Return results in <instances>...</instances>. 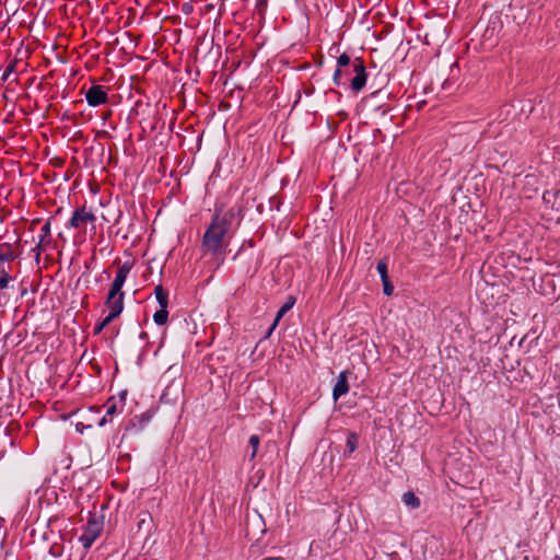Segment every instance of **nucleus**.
<instances>
[{
	"label": "nucleus",
	"instance_id": "21",
	"mask_svg": "<svg viewBox=\"0 0 560 560\" xmlns=\"http://www.w3.org/2000/svg\"><path fill=\"white\" fill-rule=\"evenodd\" d=\"M151 521V515L145 513L144 516L138 521V529L141 530L144 527H149Z\"/></svg>",
	"mask_w": 560,
	"mask_h": 560
},
{
	"label": "nucleus",
	"instance_id": "17",
	"mask_svg": "<svg viewBox=\"0 0 560 560\" xmlns=\"http://www.w3.org/2000/svg\"><path fill=\"white\" fill-rule=\"evenodd\" d=\"M259 444H260L259 435H257V434L250 435V438L248 440V445L252 448V452L248 456L249 460H253L256 457Z\"/></svg>",
	"mask_w": 560,
	"mask_h": 560
},
{
	"label": "nucleus",
	"instance_id": "26",
	"mask_svg": "<svg viewBox=\"0 0 560 560\" xmlns=\"http://www.w3.org/2000/svg\"><path fill=\"white\" fill-rule=\"evenodd\" d=\"M352 74H354V71H351V68H345V69H343V78H342V81H345V82H346V84H347L348 82H350V81H351L350 77H351Z\"/></svg>",
	"mask_w": 560,
	"mask_h": 560
},
{
	"label": "nucleus",
	"instance_id": "18",
	"mask_svg": "<svg viewBox=\"0 0 560 560\" xmlns=\"http://www.w3.org/2000/svg\"><path fill=\"white\" fill-rule=\"evenodd\" d=\"M168 318V312L167 308H162L156 311L153 315V320L156 325L162 326L166 324Z\"/></svg>",
	"mask_w": 560,
	"mask_h": 560
},
{
	"label": "nucleus",
	"instance_id": "8",
	"mask_svg": "<svg viewBox=\"0 0 560 560\" xmlns=\"http://www.w3.org/2000/svg\"><path fill=\"white\" fill-rule=\"evenodd\" d=\"M124 299H125V293L124 292H118V291L109 288L108 293H107V298H106V301H105V305L112 312H113L114 307H117L119 305L120 306V314H121L122 311H124Z\"/></svg>",
	"mask_w": 560,
	"mask_h": 560
},
{
	"label": "nucleus",
	"instance_id": "15",
	"mask_svg": "<svg viewBox=\"0 0 560 560\" xmlns=\"http://www.w3.org/2000/svg\"><path fill=\"white\" fill-rule=\"evenodd\" d=\"M401 500L407 506L411 509H418L420 506V499L411 491L405 492Z\"/></svg>",
	"mask_w": 560,
	"mask_h": 560
},
{
	"label": "nucleus",
	"instance_id": "10",
	"mask_svg": "<svg viewBox=\"0 0 560 560\" xmlns=\"http://www.w3.org/2000/svg\"><path fill=\"white\" fill-rule=\"evenodd\" d=\"M120 315V306L113 308V312L109 311L108 315L104 317L98 324L94 327V335H98L107 325H109L115 318Z\"/></svg>",
	"mask_w": 560,
	"mask_h": 560
},
{
	"label": "nucleus",
	"instance_id": "2",
	"mask_svg": "<svg viewBox=\"0 0 560 560\" xmlns=\"http://www.w3.org/2000/svg\"><path fill=\"white\" fill-rule=\"evenodd\" d=\"M345 68H351V71H354V75L350 81V89L354 93L361 92L365 88L368 80V72L363 60L360 57L351 60L350 56L346 52L337 58V68L334 72L332 81L338 86L346 85V82L342 81Z\"/></svg>",
	"mask_w": 560,
	"mask_h": 560
},
{
	"label": "nucleus",
	"instance_id": "13",
	"mask_svg": "<svg viewBox=\"0 0 560 560\" xmlns=\"http://www.w3.org/2000/svg\"><path fill=\"white\" fill-rule=\"evenodd\" d=\"M15 259V255L13 253L12 246L10 243L0 244V260L1 261H12Z\"/></svg>",
	"mask_w": 560,
	"mask_h": 560
},
{
	"label": "nucleus",
	"instance_id": "5",
	"mask_svg": "<svg viewBox=\"0 0 560 560\" xmlns=\"http://www.w3.org/2000/svg\"><path fill=\"white\" fill-rule=\"evenodd\" d=\"M96 217L92 211H88L85 207L79 208L73 211L69 222L68 226L72 229H82L88 223L95 222Z\"/></svg>",
	"mask_w": 560,
	"mask_h": 560
},
{
	"label": "nucleus",
	"instance_id": "12",
	"mask_svg": "<svg viewBox=\"0 0 560 560\" xmlns=\"http://www.w3.org/2000/svg\"><path fill=\"white\" fill-rule=\"evenodd\" d=\"M359 434L355 432H349L346 440L347 451L345 456L352 454L358 448Z\"/></svg>",
	"mask_w": 560,
	"mask_h": 560
},
{
	"label": "nucleus",
	"instance_id": "7",
	"mask_svg": "<svg viewBox=\"0 0 560 560\" xmlns=\"http://www.w3.org/2000/svg\"><path fill=\"white\" fill-rule=\"evenodd\" d=\"M132 265L129 261L124 262L119 268L110 285L112 289L122 292L121 289L126 282L128 275L130 273Z\"/></svg>",
	"mask_w": 560,
	"mask_h": 560
},
{
	"label": "nucleus",
	"instance_id": "4",
	"mask_svg": "<svg viewBox=\"0 0 560 560\" xmlns=\"http://www.w3.org/2000/svg\"><path fill=\"white\" fill-rule=\"evenodd\" d=\"M108 88L104 85L93 84L85 92V100L92 107H96L108 102Z\"/></svg>",
	"mask_w": 560,
	"mask_h": 560
},
{
	"label": "nucleus",
	"instance_id": "1",
	"mask_svg": "<svg viewBox=\"0 0 560 560\" xmlns=\"http://www.w3.org/2000/svg\"><path fill=\"white\" fill-rule=\"evenodd\" d=\"M243 207L234 205L226 211L215 208L211 221L201 240V250L213 257L222 256L229 245L233 222L243 220Z\"/></svg>",
	"mask_w": 560,
	"mask_h": 560
},
{
	"label": "nucleus",
	"instance_id": "28",
	"mask_svg": "<svg viewBox=\"0 0 560 560\" xmlns=\"http://www.w3.org/2000/svg\"><path fill=\"white\" fill-rule=\"evenodd\" d=\"M190 10H191V5H189V4H184V7H183V11H184L185 13H188Z\"/></svg>",
	"mask_w": 560,
	"mask_h": 560
},
{
	"label": "nucleus",
	"instance_id": "22",
	"mask_svg": "<svg viewBox=\"0 0 560 560\" xmlns=\"http://www.w3.org/2000/svg\"><path fill=\"white\" fill-rule=\"evenodd\" d=\"M376 269H377V272L380 273V277H384L387 273V262L385 259H381L378 262H377V266H376Z\"/></svg>",
	"mask_w": 560,
	"mask_h": 560
},
{
	"label": "nucleus",
	"instance_id": "30",
	"mask_svg": "<svg viewBox=\"0 0 560 560\" xmlns=\"http://www.w3.org/2000/svg\"><path fill=\"white\" fill-rule=\"evenodd\" d=\"M262 560H284V559L281 557H277V558L270 557V558H265Z\"/></svg>",
	"mask_w": 560,
	"mask_h": 560
},
{
	"label": "nucleus",
	"instance_id": "11",
	"mask_svg": "<svg viewBox=\"0 0 560 560\" xmlns=\"http://www.w3.org/2000/svg\"><path fill=\"white\" fill-rule=\"evenodd\" d=\"M154 294L156 298V301L162 308H167L168 305V293L164 290V288L159 284L154 289Z\"/></svg>",
	"mask_w": 560,
	"mask_h": 560
},
{
	"label": "nucleus",
	"instance_id": "29",
	"mask_svg": "<svg viewBox=\"0 0 560 560\" xmlns=\"http://www.w3.org/2000/svg\"><path fill=\"white\" fill-rule=\"evenodd\" d=\"M381 280H382V283H383V284H384V283H388V282H390V281H389V278H388V275H386V276L382 277V278H381Z\"/></svg>",
	"mask_w": 560,
	"mask_h": 560
},
{
	"label": "nucleus",
	"instance_id": "31",
	"mask_svg": "<svg viewBox=\"0 0 560 560\" xmlns=\"http://www.w3.org/2000/svg\"><path fill=\"white\" fill-rule=\"evenodd\" d=\"M260 3V8L264 9L266 7V0H261Z\"/></svg>",
	"mask_w": 560,
	"mask_h": 560
},
{
	"label": "nucleus",
	"instance_id": "20",
	"mask_svg": "<svg viewBox=\"0 0 560 560\" xmlns=\"http://www.w3.org/2000/svg\"><path fill=\"white\" fill-rule=\"evenodd\" d=\"M50 221H47L40 229L39 241L44 242L46 237L50 235Z\"/></svg>",
	"mask_w": 560,
	"mask_h": 560
},
{
	"label": "nucleus",
	"instance_id": "35",
	"mask_svg": "<svg viewBox=\"0 0 560 560\" xmlns=\"http://www.w3.org/2000/svg\"><path fill=\"white\" fill-rule=\"evenodd\" d=\"M4 523V520L0 516V526Z\"/></svg>",
	"mask_w": 560,
	"mask_h": 560
},
{
	"label": "nucleus",
	"instance_id": "6",
	"mask_svg": "<svg viewBox=\"0 0 560 560\" xmlns=\"http://www.w3.org/2000/svg\"><path fill=\"white\" fill-rule=\"evenodd\" d=\"M151 418L152 416L149 412H143L140 416H135L130 421V424L126 427L125 434L139 433L147 427Z\"/></svg>",
	"mask_w": 560,
	"mask_h": 560
},
{
	"label": "nucleus",
	"instance_id": "24",
	"mask_svg": "<svg viewBox=\"0 0 560 560\" xmlns=\"http://www.w3.org/2000/svg\"><path fill=\"white\" fill-rule=\"evenodd\" d=\"M383 292L385 295L387 296H390L394 292V285L392 284V282H388V283H384L383 284Z\"/></svg>",
	"mask_w": 560,
	"mask_h": 560
},
{
	"label": "nucleus",
	"instance_id": "33",
	"mask_svg": "<svg viewBox=\"0 0 560 560\" xmlns=\"http://www.w3.org/2000/svg\"><path fill=\"white\" fill-rule=\"evenodd\" d=\"M145 337H147V332H141V334H140V338H142V339H143V338H145Z\"/></svg>",
	"mask_w": 560,
	"mask_h": 560
},
{
	"label": "nucleus",
	"instance_id": "25",
	"mask_svg": "<svg viewBox=\"0 0 560 560\" xmlns=\"http://www.w3.org/2000/svg\"><path fill=\"white\" fill-rule=\"evenodd\" d=\"M42 244L43 242L38 241L36 246L32 249V252L35 254L36 261L39 260L40 254H42Z\"/></svg>",
	"mask_w": 560,
	"mask_h": 560
},
{
	"label": "nucleus",
	"instance_id": "27",
	"mask_svg": "<svg viewBox=\"0 0 560 560\" xmlns=\"http://www.w3.org/2000/svg\"><path fill=\"white\" fill-rule=\"evenodd\" d=\"M277 325L278 324H276V319H275L272 325L270 326V328L268 329V331L266 334V338H268L272 334V331H273V329L276 328Z\"/></svg>",
	"mask_w": 560,
	"mask_h": 560
},
{
	"label": "nucleus",
	"instance_id": "9",
	"mask_svg": "<svg viewBox=\"0 0 560 560\" xmlns=\"http://www.w3.org/2000/svg\"><path fill=\"white\" fill-rule=\"evenodd\" d=\"M349 390L348 380L346 372H341L338 376V380L332 388V398L337 400L342 395L347 394Z\"/></svg>",
	"mask_w": 560,
	"mask_h": 560
},
{
	"label": "nucleus",
	"instance_id": "14",
	"mask_svg": "<svg viewBox=\"0 0 560 560\" xmlns=\"http://www.w3.org/2000/svg\"><path fill=\"white\" fill-rule=\"evenodd\" d=\"M116 412H117V405H116V402L113 401V398H110L107 402L106 413L98 420L97 425L98 427L106 425L109 422L108 417L115 415Z\"/></svg>",
	"mask_w": 560,
	"mask_h": 560
},
{
	"label": "nucleus",
	"instance_id": "16",
	"mask_svg": "<svg viewBox=\"0 0 560 560\" xmlns=\"http://www.w3.org/2000/svg\"><path fill=\"white\" fill-rule=\"evenodd\" d=\"M295 299L293 296H289L288 301L277 312L276 324H278L280 318L293 307Z\"/></svg>",
	"mask_w": 560,
	"mask_h": 560
},
{
	"label": "nucleus",
	"instance_id": "34",
	"mask_svg": "<svg viewBox=\"0 0 560 560\" xmlns=\"http://www.w3.org/2000/svg\"><path fill=\"white\" fill-rule=\"evenodd\" d=\"M104 273L106 275L107 279H109V278H110L109 272H107L106 270H104Z\"/></svg>",
	"mask_w": 560,
	"mask_h": 560
},
{
	"label": "nucleus",
	"instance_id": "3",
	"mask_svg": "<svg viewBox=\"0 0 560 560\" xmlns=\"http://www.w3.org/2000/svg\"><path fill=\"white\" fill-rule=\"evenodd\" d=\"M103 527V520L96 518L95 516L88 520L83 527V534L79 537V541L84 549L91 548L94 541L101 536Z\"/></svg>",
	"mask_w": 560,
	"mask_h": 560
},
{
	"label": "nucleus",
	"instance_id": "23",
	"mask_svg": "<svg viewBox=\"0 0 560 560\" xmlns=\"http://www.w3.org/2000/svg\"><path fill=\"white\" fill-rule=\"evenodd\" d=\"M14 68H15L14 62H11L10 65H8L1 75V80L2 81L8 80L9 75L14 71Z\"/></svg>",
	"mask_w": 560,
	"mask_h": 560
},
{
	"label": "nucleus",
	"instance_id": "19",
	"mask_svg": "<svg viewBox=\"0 0 560 560\" xmlns=\"http://www.w3.org/2000/svg\"><path fill=\"white\" fill-rule=\"evenodd\" d=\"M11 280L10 275L4 270H0V289H5Z\"/></svg>",
	"mask_w": 560,
	"mask_h": 560
},
{
	"label": "nucleus",
	"instance_id": "32",
	"mask_svg": "<svg viewBox=\"0 0 560 560\" xmlns=\"http://www.w3.org/2000/svg\"><path fill=\"white\" fill-rule=\"evenodd\" d=\"M125 396H126V392H122V393L120 394V399H121V400H124V399H125Z\"/></svg>",
	"mask_w": 560,
	"mask_h": 560
}]
</instances>
